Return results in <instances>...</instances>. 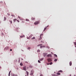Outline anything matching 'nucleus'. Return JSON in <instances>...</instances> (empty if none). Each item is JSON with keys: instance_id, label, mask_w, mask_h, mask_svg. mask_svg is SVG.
I'll return each mask as SVG.
<instances>
[{"instance_id": "obj_40", "label": "nucleus", "mask_w": 76, "mask_h": 76, "mask_svg": "<svg viewBox=\"0 0 76 76\" xmlns=\"http://www.w3.org/2000/svg\"><path fill=\"white\" fill-rule=\"evenodd\" d=\"M30 38H32V36H29Z\"/></svg>"}, {"instance_id": "obj_4", "label": "nucleus", "mask_w": 76, "mask_h": 76, "mask_svg": "<svg viewBox=\"0 0 76 76\" xmlns=\"http://www.w3.org/2000/svg\"><path fill=\"white\" fill-rule=\"evenodd\" d=\"M43 35V34H41L40 36V38L39 39V40H41L42 39V36Z\"/></svg>"}, {"instance_id": "obj_3", "label": "nucleus", "mask_w": 76, "mask_h": 76, "mask_svg": "<svg viewBox=\"0 0 76 76\" xmlns=\"http://www.w3.org/2000/svg\"><path fill=\"white\" fill-rule=\"evenodd\" d=\"M33 73H34V70H31V73L30 74V75H31V76L33 75Z\"/></svg>"}, {"instance_id": "obj_26", "label": "nucleus", "mask_w": 76, "mask_h": 76, "mask_svg": "<svg viewBox=\"0 0 76 76\" xmlns=\"http://www.w3.org/2000/svg\"><path fill=\"white\" fill-rule=\"evenodd\" d=\"M38 62L39 63H41V61H40L39 60H38Z\"/></svg>"}, {"instance_id": "obj_10", "label": "nucleus", "mask_w": 76, "mask_h": 76, "mask_svg": "<svg viewBox=\"0 0 76 76\" xmlns=\"http://www.w3.org/2000/svg\"><path fill=\"white\" fill-rule=\"evenodd\" d=\"M72 62L70 61L69 62V65L70 66H72Z\"/></svg>"}, {"instance_id": "obj_25", "label": "nucleus", "mask_w": 76, "mask_h": 76, "mask_svg": "<svg viewBox=\"0 0 76 76\" xmlns=\"http://www.w3.org/2000/svg\"><path fill=\"white\" fill-rule=\"evenodd\" d=\"M74 44L75 45H76V42H74Z\"/></svg>"}, {"instance_id": "obj_54", "label": "nucleus", "mask_w": 76, "mask_h": 76, "mask_svg": "<svg viewBox=\"0 0 76 76\" xmlns=\"http://www.w3.org/2000/svg\"><path fill=\"white\" fill-rule=\"evenodd\" d=\"M75 47H76V46H75Z\"/></svg>"}, {"instance_id": "obj_16", "label": "nucleus", "mask_w": 76, "mask_h": 76, "mask_svg": "<svg viewBox=\"0 0 76 76\" xmlns=\"http://www.w3.org/2000/svg\"><path fill=\"white\" fill-rule=\"evenodd\" d=\"M35 39V37H34L31 39Z\"/></svg>"}, {"instance_id": "obj_53", "label": "nucleus", "mask_w": 76, "mask_h": 76, "mask_svg": "<svg viewBox=\"0 0 76 76\" xmlns=\"http://www.w3.org/2000/svg\"><path fill=\"white\" fill-rule=\"evenodd\" d=\"M48 48H49V47H48Z\"/></svg>"}, {"instance_id": "obj_36", "label": "nucleus", "mask_w": 76, "mask_h": 76, "mask_svg": "<svg viewBox=\"0 0 76 76\" xmlns=\"http://www.w3.org/2000/svg\"><path fill=\"white\" fill-rule=\"evenodd\" d=\"M30 67L31 68H32V66H30Z\"/></svg>"}, {"instance_id": "obj_33", "label": "nucleus", "mask_w": 76, "mask_h": 76, "mask_svg": "<svg viewBox=\"0 0 76 76\" xmlns=\"http://www.w3.org/2000/svg\"><path fill=\"white\" fill-rule=\"evenodd\" d=\"M47 65H49L50 64L49 63H47Z\"/></svg>"}, {"instance_id": "obj_42", "label": "nucleus", "mask_w": 76, "mask_h": 76, "mask_svg": "<svg viewBox=\"0 0 76 76\" xmlns=\"http://www.w3.org/2000/svg\"><path fill=\"white\" fill-rule=\"evenodd\" d=\"M11 16H14V15H11Z\"/></svg>"}, {"instance_id": "obj_5", "label": "nucleus", "mask_w": 76, "mask_h": 76, "mask_svg": "<svg viewBox=\"0 0 76 76\" xmlns=\"http://www.w3.org/2000/svg\"><path fill=\"white\" fill-rule=\"evenodd\" d=\"M26 66H24L23 67V70L26 71Z\"/></svg>"}, {"instance_id": "obj_19", "label": "nucleus", "mask_w": 76, "mask_h": 76, "mask_svg": "<svg viewBox=\"0 0 76 76\" xmlns=\"http://www.w3.org/2000/svg\"><path fill=\"white\" fill-rule=\"evenodd\" d=\"M9 21L10 22V23H12V21L10 20Z\"/></svg>"}, {"instance_id": "obj_43", "label": "nucleus", "mask_w": 76, "mask_h": 76, "mask_svg": "<svg viewBox=\"0 0 76 76\" xmlns=\"http://www.w3.org/2000/svg\"><path fill=\"white\" fill-rule=\"evenodd\" d=\"M40 46H41V45H42V44H40Z\"/></svg>"}, {"instance_id": "obj_31", "label": "nucleus", "mask_w": 76, "mask_h": 76, "mask_svg": "<svg viewBox=\"0 0 76 76\" xmlns=\"http://www.w3.org/2000/svg\"><path fill=\"white\" fill-rule=\"evenodd\" d=\"M18 18H19V19H20V17L18 16Z\"/></svg>"}, {"instance_id": "obj_41", "label": "nucleus", "mask_w": 76, "mask_h": 76, "mask_svg": "<svg viewBox=\"0 0 76 76\" xmlns=\"http://www.w3.org/2000/svg\"><path fill=\"white\" fill-rule=\"evenodd\" d=\"M20 38H23V36H20Z\"/></svg>"}, {"instance_id": "obj_44", "label": "nucleus", "mask_w": 76, "mask_h": 76, "mask_svg": "<svg viewBox=\"0 0 76 76\" xmlns=\"http://www.w3.org/2000/svg\"><path fill=\"white\" fill-rule=\"evenodd\" d=\"M10 51H12V49H10Z\"/></svg>"}, {"instance_id": "obj_50", "label": "nucleus", "mask_w": 76, "mask_h": 76, "mask_svg": "<svg viewBox=\"0 0 76 76\" xmlns=\"http://www.w3.org/2000/svg\"><path fill=\"white\" fill-rule=\"evenodd\" d=\"M0 69H1V67L0 66Z\"/></svg>"}, {"instance_id": "obj_48", "label": "nucleus", "mask_w": 76, "mask_h": 76, "mask_svg": "<svg viewBox=\"0 0 76 76\" xmlns=\"http://www.w3.org/2000/svg\"><path fill=\"white\" fill-rule=\"evenodd\" d=\"M26 63H28V62H26Z\"/></svg>"}, {"instance_id": "obj_30", "label": "nucleus", "mask_w": 76, "mask_h": 76, "mask_svg": "<svg viewBox=\"0 0 76 76\" xmlns=\"http://www.w3.org/2000/svg\"><path fill=\"white\" fill-rule=\"evenodd\" d=\"M41 42L42 43H44V42L42 41H41Z\"/></svg>"}, {"instance_id": "obj_45", "label": "nucleus", "mask_w": 76, "mask_h": 76, "mask_svg": "<svg viewBox=\"0 0 76 76\" xmlns=\"http://www.w3.org/2000/svg\"><path fill=\"white\" fill-rule=\"evenodd\" d=\"M11 71H10V72H9V73H10V72H11Z\"/></svg>"}, {"instance_id": "obj_9", "label": "nucleus", "mask_w": 76, "mask_h": 76, "mask_svg": "<svg viewBox=\"0 0 76 76\" xmlns=\"http://www.w3.org/2000/svg\"><path fill=\"white\" fill-rule=\"evenodd\" d=\"M56 74L57 75H60L61 74L59 72H57Z\"/></svg>"}, {"instance_id": "obj_52", "label": "nucleus", "mask_w": 76, "mask_h": 76, "mask_svg": "<svg viewBox=\"0 0 76 76\" xmlns=\"http://www.w3.org/2000/svg\"><path fill=\"white\" fill-rule=\"evenodd\" d=\"M70 76H71V75H70Z\"/></svg>"}, {"instance_id": "obj_13", "label": "nucleus", "mask_w": 76, "mask_h": 76, "mask_svg": "<svg viewBox=\"0 0 76 76\" xmlns=\"http://www.w3.org/2000/svg\"><path fill=\"white\" fill-rule=\"evenodd\" d=\"M16 20H17V19H13V21L14 22H16Z\"/></svg>"}, {"instance_id": "obj_27", "label": "nucleus", "mask_w": 76, "mask_h": 76, "mask_svg": "<svg viewBox=\"0 0 76 76\" xmlns=\"http://www.w3.org/2000/svg\"><path fill=\"white\" fill-rule=\"evenodd\" d=\"M6 18L5 17H4V20H6Z\"/></svg>"}, {"instance_id": "obj_14", "label": "nucleus", "mask_w": 76, "mask_h": 76, "mask_svg": "<svg viewBox=\"0 0 76 76\" xmlns=\"http://www.w3.org/2000/svg\"><path fill=\"white\" fill-rule=\"evenodd\" d=\"M20 65L21 66H23V64L22 63H21L20 64Z\"/></svg>"}, {"instance_id": "obj_38", "label": "nucleus", "mask_w": 76, "mask_h": 76, "mask_svg": "<svg viewBox=\"0 0 76 76\" xmlns=\"http://www.w3.org/2000/svg\"><path fill=\"white\" fill-rule=\"evenodd\" d=\"M40 48H42V46H41L40 47Z\"/></svg>"}, {"instance_id": "obj_21", "label": "nucleus", "mask_w": 76, "mask_h": 76, "mask_svg": "<svg viewBox=\"0 0 76 76\" xmlns=\"http://www.w3.org/2000/svg\"><path fill=\"white\" fill-rule=\"evenodd\" d=\"M46 29H47V28H46V27L45 28L44 30V31H45V30H46Z\"/></svg>"}, {"instance_id": "obj_34", "label": "nucleus", "mask_w": 76, "mask_h": 76, "mask_svg": "<svg viewBox=\"0 0 76 76\" xmlns=\"http://www.w3.org/2000/svg\"><path fill=\"white\" fill-rule=\"evenodd\" d=\"M27 75L28 76V75H29V73H27Z\"/></svg>"}, {"instance_id": "obj_32", "label": "nucleus", "mask_w": 76, "mask_h": 76, "mask_svg": "<svg viewBox=\"0 0 76 76\" xmlns=\"http://www.w3.org/2000/svg\"><path fill=\"white\" fill-rule=\"evenodd\" d=\"M17 22H20L19 20H17Z\"/></svg>"}, {"instance_id": "obj_28", "label": "nucleus", "mask_w": 76, "mask_h": 76, "mask_svg": "<svg viewBox=\"0 0 76 76\" xmlns=\"http://www.w3.org/2000/svg\"><path fill=\"white\" fill-rule=\"evenodd\" d=\"M10 73L9 72V74H8V76H10Z\"/></svg>"}, {"instance_id": "obj_12", "label": "nucleus", "mask_w": 76, "mask_h": 76, "mask_svg": "<svg viewBox=\"0 0 76 76\" xmlns=\"http://www.w3.org/2000/svg\"><path fill=\"white\" fill-rule=\"evenodd\" d=\"M58 72H60V73H62V72H63V71L60 70L59 71H58Z\"/></svg>"}, {"instance_id": "obj_24", "label": "nucleus", "mask_w": 76, "mask_h": 76, "mask_svg": "<svg viewBox=\"0 0 76 76\" xmlns=\"http://www.w3.org/2000/svg\"><path fill=\"white\" fill-rule=\"evenodd\" d=\"M40 50L39 49L37 50V52H40Z\"/></svg>"}, {"instance_id": "obj_23", "label": "nucleus", "mask_w": 76, "mask_h": 76, "mask_svg": "<svg viewBox=\"0 0 76 76\" xmlns=\"http://www.w3.org/2000/svg\"><path fill=\"white\" fill-rule=\"evenodd\" d=\"M53 64V62H50V65H51V64Z\"/></svg>"}, {"instance_id": "obj_39", "label": "nucleus", "mask_w": 76, "mask_h": 76, "mask_svg": "<svg viewBox=\"0 0 76 76\" xmlns=\"http://www.w3.org/2000/svg\"><path fill=\"white\" fill-rule=\"evenodd\" d=\"M39 46H40V44H39L37 45V47H39Z\"/></svg>"}, {"instance_id": "obj_35", "label": "nucleus", "mask_w": 76, "mask_h": 76, "mask_svg": "<svg viewBox=\"0 0 76 76\" xmlns=\"http://www.w3.org/2000/svg\"><path fill=\"white\" fill-rule=\"evenodd\" d=\"M12 76H15V74H12Z\"/></svg>"}, {"instance_id": "obj_2", "label": "nucleus", "mask_w": 76, "mask_h": 76, "mask_svg": "<svg viewBox=\"0 0 76 76\" xmlns=\"http://www.w3.org/2000/svg\"><path fill=\"white\" fill-rule=\"evenodd\" d=\"M48 62H51L52 61V59L50 58H49L47 59Z\"/></svg>"}, {"instance_id": "obj_49", "label": "nucleus", "mask_w": 76, "mask_h": 76, "mask_svg": "<svg viewBox=\"0 0 76 76\" xmlns=\"http://www.w3.org/2000/svg\"><path fill=\"white\" fill-rule=\"evenodd\" d=\"M20 61V60H19V61Z\"/></svg>"}, {"instance_id": "obj_29", "label": "nucleus", "mask_w": 76, "mask_h": 76, "mask_svg": "<svg viewBox=\"0 0 76 76\" xmlns=\"http://www.w3.org/2000/svg\"><path fill=\"white\" fill-rule=\"evenodd\" d=\"M42 47H43V48H45V46H42Z\"/></svg>"}, {"instance_id": "obj_46", "label": "nucleus", "mask_w": 76, "mask_h": 76, "mask_svg": "<svg viewBox=\"0 0 76 76\" xmlns=\"http://www.w3.org/2000/svg\"><path fill=\"white\" fill-rule=\"evenodd\" d=\"M27 39H29V37H27Z\"/></svg>"}, {"instance_id": "obj_11", "label": "nucleus", "mask_w": 76, "mask_h": 76, "mask_svg": "<svg viewBox=\"0 0 76 76\" xmlns=\"http://www.w3.org/2000/svg\"><path fill=\"white\" fill-rule=\"evenodd\" d=\"M35 18H31V20H35Z\"/></svg>"}, {"instance_id": "obj_8", "label": "nucleus", "mask_w": 76, "mask_h": 76, "mask_svg": "<svg viewBox=\"0 0 76 76\" xmlns=\"http://www.w3.org/2000/svg\"><path fill=\"white\" fill-rule=\"evenodd\" d=\"M5 50H8L9 49V47L7 46L4 48Z\"/></svg>"}, {"instance_id": "obj_20", "label": "nucleus", "mask_w": 76, "mask_h": 76, "mask_svg": "<svg viewBox=\"0 0 76 76\" xmlns=\"http://www.w3.org/2000/svg\"><path fill=\"white\" fill-rule=\"evenodd\" d=\"M57 61V59H56L54 60V61Z\"/></svg>"}, {"instance_id": "obj_18", "label": "nucleus", "mask_w": 76, "mask_h": 76, "mask_svg": "<svg viewBox=\"0 0 76 76\" xmlns=\"http://www.w3.org/2000/svg\"><path fill=\"white\" fill-rule=\"evenodd\" d=\"M26 21H29V20L28 19H26Z\"/></svg>"}, {"instance_id": "obj_47", "label": "nucleus", "mask_w": 76, "mask_h": 76, "mask_svg": "<svg viewBox=\"0 0 76 76\" xmlns=\"http://www.w3.org/2000/svg\"><path fill=\"white\" fill-rule=\"evenodd\" d=\"M21 60H23V59H22V58L21 59Z\"/></svg>"}, {"instance_id": "obj_17", "label": "nucleus", "mask_w": 76, "mask_h": 76, "mask_svg": "<svg viewBox=\"0 0 76 76\" xmlns=\"http://www.w3.org/2000/svg\"><path fill=\"white\" fill-rule=\"evenodd\" d=\"M54 56H55V57H57V55H56V54H54Z\"/></svg>"}, {"instance_id": "obj_37", "label": "nucleus", "mask_w": 76, "mask_h": 76, "mask_svg": "<svg viewBox=\"0 0 76 76\" xmlns=\"http://www.w3.org/2000/svg\"><path fill=\"white\" fill-rule=\"evenodd\" d=\"M26 73H29V72H28V71H26Z\"/></svg>"}, {"instance_id": "obj_6", "label": "nucleus", "mask_w": 76, "mask_h": 76, "mask_svg": "<svg viewBox=\"0 0 76 76\" xmlns=\"http://www.w3.org/2000/svg\"><path fill=\"white\" fill-rule=\"evenodd\" d=\"M47 57H52V55L51 54H49L47 55Z\"/></svg>"}, {"instance_id": "obj_22", "label": "nucleus", "mask_w": 76, "mask_h": 76, "mask_svg": "<svg viewBox=\"0 0 76 76\" xmlns=\"http://www.w3.org/2000/svg\"><path fill=\"white\" fill-rule=\"evenodd\" d=\"M27 49H28V50H30V49H31V48L30 47H28L27 48Z\"/></svg>"}, {"instance_id": "obj_1", "label": "nucleus", "mask_w": 76, "mask_h": 76, "mask_svg": "<svg viewBox=\"0 0 76 76\" xmlns=\"http://www.w3.org/2000/svg\"><path fill=\"white\" fill-rule=\"evenodd\" d=\"M39 20L37 21L34 23V24L35 25H38V24H39Z\"/></svg>"}, {"instance_id": "obj_7", "label": "nucleus", "mask_w": 76, "mask_h": 76, "mask_svg": "<svg viewBox=\"0 0 76 76\" xmlns=\"http://www.w3.org/2000/svg\"><path fill=\"white\" fill-rule=\"evenodd\" d=\"M47 55V53H43V56L44 57L46 56Z\"/></svg>"}, {"instance_id": "obj_15", "label": "nucleus", "mask_w": 76, "mask_h": 76, "mask_svg": "<svg viewBox=\"0 0 76 76\" xmlns=\"http://www.w3.org/2000/svg\"><path fill=\"white\" fill-rule=\"evenodd\" d=\"M40 61H42L44 60V58H42L41 59H39Z\"/></svg>"}, {"instance_id": "obj_51", "label": "nucleus", "mask_w": 76, "mask_h": 76, "mask_svg": "<svg viewBox=\"0 0 76 76\" xmlns=\"http://www.w3.org/2000/svg\"><path fill=\"white\" fill-rule=\"evenodd\" d=\"M75 70H76V67H75Z\"/></svg>"}]
</instances>
